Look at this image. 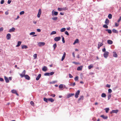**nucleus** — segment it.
I'll return each mask as SVG.
<instances>
[{"mask_svg": "<svg viewBox=\"0 0 121 121\" xmlns=\"http://www.w3.org/2000/svg\"><path fill=\"white\" fill-rule=\"evenodd\" d=\"M67 9V8L66 7H64L62 8H58L57 10L59 11H65Z\"/></svg>", "mask_w": 121, "mask_h": 121, "instance_id": "nucleus-1", "label": "nucleus"}, {"mask_svg": "<svg viewBox=\"0 0 121 121\" xmlns=\"http://www.w3.org/2000/svg\"><path fill=\"white\" fill-rule=\"evenodd\" d=\"M26 73V71L25 70H24L23 72L22 73H20L19 74V75H20L21 77L22 78H23L24 77V76L25 75V74Z\"/></svg>", "mask_w": 121, "mask_h": 121, "instance_id": "nucleus-2", "label": "nucleus"}, {"mask_svg": "<svg viewBox=\"0 0 121 121\" xmlns=\"http://www.w3.org/2000/svg\"><path fill=\"white\" fill-rule=\"evenodd\" d=\"M45 44L44 42H40L38 44V45L39 47L44 46Z\"/></svg>", "mask_w": 121, "mask_h": 121, "instance_id": "nucleus-3", "label": "nucleus"}, {"mask_svg": "<svg viewBox=\"0 0 121 121\" xmlns=\"http://www.w3.org/2000/svg\"><path fill=\"white\" fill-rule=\"evenodd\" d=\"M58 14V12H57L55 11L54 10H53L52 12V16H57Z\"/></svg>", "mask_w": 121, "mask_h": 121, "instance_id": "nucleus-4", "label": "nucleus"}, {"mask_svg": "<svg viewBox=\"0 0 121 121\" xmlns=\"http://www.w3.org/2000/svg\"><path fill=\"white\" fill-rule=\"evenodd\" d=\"M80 92L79 90H78L76 93L75 97L76 98H77L78 97V95H79Z\"/></svg>", "mask_w": 121, "mask_h": 121, "instance_id": "nucleus-5", "label": "nucleus"}, {"mask_svg": "<svg viewBox=\"0 0 121 121\" xmlns=\"http://www.w3.org/2000/svg\"><path fill=\"white\" fill-rule=\"evenodd\" d=\"M108 54L109 53L108 52H106L104 53V56L105 58H106L108 56Z\"/></svg>", "mask_w": 121, "mask_h": 121, "instance_id": "nucleus-6", "label": "nucleus"}, {"mask_svg": "<svg viewBox=\"0 0 121 121\" xmlns=\"http://www.w3.org/2000/svg\"><path fill=\"white\" fill-rule=\"evenodd\" d=\"M61 39V37H56L54 38V40L55 41H57L60 40Z\"/></svg>", "mask_w": 121, "mask_h": 121, "instance_id": "nucleus-7", "label": "nucleus"}, {"mask_svg": "<svg viewBox=\"0 0 121 121\" xmlns=\"http://www.w3.org/2000/svg\"><path fill=\"white\" fill-rule=\"evenodd\" d=\"M41 13V9H39V10L38 13L37 14V17L39 18L40 17V15Z\"/></svg>", "mask_w": 121, "mask_h": 121, "instance_id": "nucleus-8", "label": "nucleus"}, {"mask_svg": "<svg viewBox=\"0 0 121 121\" xmlns=\"http://www.w3.org/2000/svg\"><path fill=\"white\" fill-rule=\"evenodd\" d=\"M11 92L12 93L15 94L17 96L18 95V94L17 93V91L16 90H12Z\"/></svg>", "mask_w": 121, "mask_h": 121, "instance_id": "nucleus-9", "label": "nucleus"}, {"mask_svg": "<svg viewBox=\"0 0 121 121\" xmlns=\"http://www.w3.org/2000/svg\"><path fill=\"white\" fill-rule=\"evenodd\" d=\"M118 112V110H112L110 112V113L111 114H112L114 113H117Z\"/></svg>", "mask_w": 121, "mask_h": 121, "instance_id": "nucleus-10", "label": "nucleus"}, {"mask_svg": "<svg viewBox=\"0 0 121 121\" xmlns=\"http://www.w3.org/2000/svg\"><path fill=\"white\" fill-rule=\"evenodd\" d=\"M24 77H25V78L26 79L30 80V77L28 75H25Z\"/></svg>", "mask_w": 121, "mask_h": 121, "instance_id": "nucleus-11", "label": "nucleus"}, {"mask_svg": "<svg viewBox=\"0 0 121 121\" xmlns=\"http://www.w3.org/2000/svg\"><path fill=\"white\" fill-rule=\"evenodd\" d=\"M74 93H70L68 94L67 96V98H69L72 96L74 95Z\"/></svg>", "mask_w": 121, "mask_h": 121, "instance_id": "nucleus-12", "label": "nucleus"}, {"mask_svg": "<svg viewBox=\"0 0 121 121\" xmlns=\"http://www.w3.org/2000/svg\"><path fill=\"white\" fill-rule=\"evenodd\" d=\"M65 56L66 53L65 52H64L63 55V56L61 58V60L62 61H63L64 60L65 57Z\"/></svg>", "mask_w": 121, "mask_h": 121, "instance_id": "nucleus-13", "label": "nucleus"}, {"mask_svg": "<svg viewBox=\"0 0 121 121\" xmlns=\"http://www.w3.org/2000/svg\"><path fill=\"white\" fill-rule=\"evenodd\" d=\"M47 70V68L46 66H43L42 69V70L44 71H46Z\"/></svg>", "mask_w": 121, "mask_h": 121, "instance_id": "nucleus-14", "label": "nucleus"}, {"mask_svg": "<svg viewBox=\"0 0 121 121\" xmlns=\"http://www.w3.org/2000/svg\"><path fill=\"white\" fill-rule=\"evenodd\" d=\"M41 74H39L36 78V80L37 81L41 77Z\"/></svg>", "mask_w": 121, "mask_h": 121, "instance_id": "nucleus-15", "label": "nucleus"}, {"mask_svg": "<svg viewBox=\"0 0 121 121\" xmlns=\"http://www.w3.org/2000/svg\"><path fill=\"white\" fill-rule=\"evenodd\" d=\"M15 29L14 27H12L11 29H10L9 31V32H12L14 31Z\"/></svg>", "mask_w": 121, "mask_h": 121, "instance_id": "nucleus-16", "label": "nucleus"}, {"mask_svg": "<svg viewBox=\"0 0 121 121\" xmlns=\"http://www.w3.org/2000/svg\"><path fill=\"white\" fill-rule=\"evenodd\" d=\"M100 117L102 118L103 119H107L108 118V117L107 116H104L103 115H102L100 116Z\"/></svg>", "mask_w": 121, "mask_h": 121, "instance_id": "nucleus-17", "label": "nucleus"}, {"mask_svg": "<svg viewBox=\"0 0 121 121\" xmlns=\"http://www.w3.org/2000/svg\"><path fill=\"white\" fill-rule=\"evenodd\" d=\"M107 43L109 44H111L113 42L111 40H107Z\"/></svg>", "mask_w": 121, "mask_h": 121, "instance_id": "nucleus-18", "label": "nucleus"}, {"mask_svg": "<svg viewBox=\"0 0 121 121\" xmlns=\"http://www.w3.org/2000/svg\"><path fill=\"white\" fill-rule=\"evenodd\" d=\"M82 68V66H81L78 67L77 69V70L78 71L81 70Z\"/></svg>", "mask_w": 121, "mask_h": 121, "instance_id": "nucleus-19", "label": "nucleus"}, {"mask_svg": "<svg viewBox=\"0 0 121 121\" xmlns=\"http://www.w3.org/2000/svg\"><path fill=\"white\" fill-rule=\"evenodd\" d=\"M109 22V21L108 18H107L105 20V23L107 25H108Z\"/></svg>", "mask_w": 121, "mask_h": 121, "instance_id": "nucleus-20", "label": "nucleus"}, {"mask_svg": "<svg viewBox=\"0 0 121 121\" xmlns=\"http://www.w3.org/2000/svg\"><path fill=\"white\" fill-rule=\"evenodd\" d=\"M28 47L26 45H23L22 46V49H26Z\"/></svg>", "mask_w": 121, "mask_h": 121, "instance_id": "nucleus-21", "label": "nucleus"}, {"mask_svg": "<svg viewBox=\"0 0 121 121\" xmlns=\"http://www.w3.org/2000/svg\"><path fill=\"white\" fill-rule=\"evenodd\" d=\"M105 30L106 31H108V33L109 34H111L112 33V31L110 29H106Z\"/></svg>", "mask_w": 121, "mask_h": 121, "instance_id": "nucleus-22", "label": "nucleus"}, {"mask_svg": "<svg viewBox=\"0 0 121 121\" xmlns=\"http://www.w3.org/2000/svg\"><path fill=\"white\" fill-rule=\"evenodd\" d=\"M103 45V44L101 43H99L98 44V48H99L101 46H102Z\"/></svg>", "mask_w": 121, "mask_h": 121, "instance_id": "nucleus-23", "label": "nucleus"}, {"mask_svg": "<svg viewBox=\"0 0 121 121\" xmlns=\"http://www.w3.org/2000/svg\"><path fill=\"white\" fill-rule=\"evenodd\" d=\"M113 56L115 57H117L118 56L116 52H113Z\"/></svg>", "mask_w": 121, "mask_h": 121, "instance_id": "nucleus-24", "label": "nucleus"}, {"mask_svg": "<svg viewBox=\"0 0 121 121\" xmlns=\"http://www.w3.org/2000/svg\"><path fill=\"white\" fill-rule=\"evenodd\" d=\"M22 43V42L20 41H18V42L17 43V45L16 46V47H18L19 46H20V45L21 44V43Z\"/></svg>", "mask_w": 121, "mask_h": 121, "instance_id": "nucleus-25", "label": "nucleus"}, {"mask_svg": "<svg viewBox=\"0 0 121 121\" xmlns=\"http://www.w3.org/2000/svg\"><path fill=\"white\" fill-rule=\"evenodd\" d=\"M48 101L51 102H53L54 101V100L52 98H48Z\"/></svg>", "mask_w": 121, "mask_h": 121, "instance_id": "nucleus-26", "label": "nucleus"}, {"mask_svg": "<svg viewBox=\"0 0 121 121\" xmlns=\"http://www.w3.org/2000/svg\"><path fill=\"white\" fill-rule=\"evenodd\" d=\"M79 40L78 39H76L75 40L73 43V45H75L76 43H78V42Z\"/></svg>", "mask_w": 121, "mask_h": 121, "instance_id": "nucleus-27", "label": "nucleus"}, {"mask_svg": "<svg viewBox=\"0 0 121 121\" xmlns=\"http://www.w3.org/2000/svg\"><path fill=\"white\" fill-rule=\"evenodd\" d=\"M64 85L62 84H60L59 86V88H64Z\"/></svg>", "mask_w": 121, "mask_h": 121, "instance_id": "nucleus-28", "label": "nucleus"}, {"mask_svg": "<svg viewBox=\"0 0 121 121\" xmlns=\"http://www.w3.org/2000/svg\"><path fill=\"white\" fill-rule=\"evenodd\" d=\"M44 100L46 103H48V98H43Z\"/></svg>", "mask_w": 121, "mask_h": 121, "instance_id": "nucleus-29", "label": "nucleus"}, {"mask_svg": "<svg viewBox=\"0 0 121 121\" xmlns=\"http://www.w3.org/2000/svg\"><path fill=\"white\" fill-rule=\"evenodd\" d=\"M112 31L114 33H118V31L117 30H116L114 29H113V30H112Z\"/></svg>", "mask_w": 121, "mask_h": 121, "instance_id": "nucleus-30", "label": "nucleus"}, {"mask_svg": "<svg viewBox=\"0 0 121 121\" xmlns=\"http://www.w3.org/2000/svg\"><path fill=\"white\" fill-rule=\"evenodd\" d=\"M101 96L102 97H105L106 96V95L104 93H103L102 94Z\"/></svg>", "mask_w": 121, "mask_h": 121, "instance_id": "nucleus-31", "label": "nucleus"}, {"mask_svg": "<svg viewBox=\"0 0 121 121\" xmlns=\"http://www.w3.org/2000/svg\"><path fill=\"white\" fill-rule=\"evenodd\" d=\"M84 97L83 96L81 95L80 96V97L78 99V100L80 101L81 100H82L83 99Z\"/></svg>", "mask_w": 121, "mask_h": 121, "instance_id": "nucleus-32", "label": "nucleus"}, {"mask_svg": "<svg viewBox=\"0 0 121 121\" xmlns=\"http://www.w3.org/2000/svg\"><path fill=\"white\" fill-rule=\"evenodd\" d=\"M108 17L109 19H111L112 17V15L111 14H109L108 15Z\"/></svg>", "mask_w": 121, "mask_h": 121, "instance_id": "nucleus-33", "label": "nucleus"}, {"mask_svg": "<svg viewBox=\"0 0 121 121\" xmlns=\"http://www.w3.org/2000/svg\"><path fill=\"white\" fill-rule=\"evenodd\" d=\"M65 28H62L60 30V31L61 32H64L65 30Z\"/></svg>", "mask_w": 121, "mask_h": 121, "instance_id": "nucleus-34", "label": "nucleus"}, {"mask_svg": "<svg viewBox=\"0 0 121 121\" xmlns=\"http://www.w3.org/2000/svg\"><path fill=\"white\" fill-rule=\"evenodd\" d=\"M58 19V17H53L52 18V19L53 21H56Z\"/></svg>", "mask_w": 121, "mask_h": 121, "instance_id": "nucleus-35", "label": "nucleus"}, {"mask_svg": "<svg viewBox=\"0 0 121 121\" xmlns=\"http://www.w3.org/2000/svg\"><path fill=\"white\" fill-rule=\"evenodd\" d=\"M93 67V65H90L88 67V68L89 69H90Z\"/></svg>", "mask_w": 121, "mask_h": 121, "instance_id": "nucleus-36", "label": "nucleus"}, {"mask_svg": "<svg viewBox=\"0 0 121 121\" xmlns=\"http://www.w3.org/2000/svg\"><path fill=\"white\" fill-rule=\"evenodd\" d=\"M57 45L56 43H55L53 45V47L54 48V50L55 49Z\"/></svg>", "mask_w": 121, "mask_h": 121, "instance_id": "nucleus-37", "label": "nucleus"}, {"mask_svg": "<svg viewBox=\"0 0 121 121\" xmlns=\"http://www.w3.org/2000/svg\"><path fill=\"white\" fill-rule=\"evenodd\" d=\"M56 31H52L50 34V35H52L56 34Z\"/></svg>", "mask_w": 121, "mask_h": 121, "instance_id": "nucleus-38", "label": "nucleus"}, {"mask_svg": "<svg viewBox=\"0 0 121 121\" xmlns=\"http://www.w3.org/2000/svg\"><path fill=\"white\" fill-rule=\"evenodd\" d=\"M44 75L45 76H49L50 75V73H46L44 74Z\"/></svg>", "mask_w": 121, "mask_h": 121, "instance_id": "nucleus-39", "label": "nucleus"}, {"mask_svg": "<svg viewBox=\"0 0 121 121\" xmlns=\"http://www.w3.org/2000/svg\"><path fill=\"white\" fill-rule=\"evenodd\" d=\"M108 100H109L110 98L111 97V94H108Z\"/></svg>", "mask_w": 121, "mask_h": 121, "instance_id": "nucleus-40", "label": "nucleus"}, {"mask_svg": "<svg viewBox=\"0 0 121 121\" xmlns=\"http://www.w3.org/2000/svg\"><path fill=\"white\" fill-rule=\"evenodd\" d=\"M106 110V113L108 112L109 109L108 108H106L104 109Z\"/></svg>", "mask_w": 121, "mask_h": 121, "instance_id": "nucleus-41", "label": "nucleus"}, {"mask_svg": "<svg viewBox=\"0 0 121 121\" xmlns=\"http://www.w3.org/2000/svg\"><path fill=\"white\" fill-rule=\"evenodd\" d=\"M61 37L62 39V42L63 43H65L64 38L62 36H61Z\"/></svg>", "mask_w": 121, "mask_h": 121, "instance_id": "nucleus-42", "label": "nucleus"}, {"mask_svg": "<svg viewBox=\"0 0 121 121\" xmlns=\"http://www.w3.org/2000/svg\"><path fill=\"white\" fill-rule=\"evenodd\" d=\"M4 78L6 83H8V78L6 76L4 77Z\"/></svg>", "mask_w": 121, "mask_h": 121, "instance_id": "nucleus-43", "label": "nucleus"}, {"mask_svg": "<svg viewBox=\"0 0 121 121\" xmlns=\"http://www.w3.org/2000/svg\"><path fill=\"white\" fill-rule=\"evenodd\" d=\"M107 25L106 24L104 25L103 26V27L106 28H108V26H107Z\"/></svg>", "mask_w": 121, "mask_h": 121, "instance_id": "nucleus-44", "label": "nucleus"}, {"mask_svg": "<svg viewBox=\"0 0 121 121\" xmlns=\"http://www.w3.org/2000/svg\"><path fill=\"white\" fill-rule=\"evenodd\" d=\"M11 37V35L9 34L8 33V40H9L10 39Z\"/></svg>", "mask_w": 121, "mask_h": 121, "instance_id": "nucleus-45", "label": "nucleus"}, {"mask_svg": "<svg viewBox=\"0 0 121 121\" xmlns=\"http://www.w3.org/2000/svg\"><path fill=\"white\" fill-rule=\"evenodd\" d=\"M12 77H9V78H8V83L9 82V80H11L12 79Z\"/></svg>", "mask_w": 121, "mask_h": 121, "instance_id": "nucleus-46", "label": "nucleus"}, {"mask_svg": "<svg viewBox=\"0 0 121 121\" xmlns=\"http://www.w3.org/2000/svg\"><path fill=\"white\" fill-rule=\"evenodd\" d=\"M112 92V90L110 89H108V93H111Z\"/></svg>", "mask_w": 121, "mask_h": 121, "instance_id": "nucleus-47", "label": "nucleus"}, {"mask_svg": "<svg viewBox=\"0 0 121 121\" xmlns=\"http://www.w3.org/2000/svg\"><path fill=\"white\" fill-rule=\"evenodd\" d=\"M35 34V32H31L30 33V35H34Z\"/></svg>", "mask_w": 121, "mask_h": 121, "instance_id": "nucleus-48", "label": "nucleus"}, {"mask_svg": "<svg viewBox=\"0 0 121 121\" xmlns=\"http://www.w3.org/2000/svg\"><path fill=\"white\" fill-rule=\"evenodd\" d=\"M78 76H77L75 78H74V80L75 81H77L78 80Z\"/></svg>", "mask_w": 121, "mask_h": 121, "instance_id": "nucleus-49", "label": "nucleus"}, {"mask_svg": "<svg viewBox=\"0 0 121 121\" xmlns=\"http://www.w3.org/2000/svg\"><path fill=\"white\" fill-rule=\"evenodd\" d=\"M33 57H35V59L37 57V55L36 54H35L33 55Z\"/></svg>", "mask_w": 121, "mask_h": 121, "instance_id": "nucleus-50", "label": "nucleus"}, {"mask_svg": "<svg viewBox=\"0 0 121 121\" xmlns=\"http://www.w3.org/2000/svg\"><path fill=\"white\" fill-rule=\"evenodd\" d=\"M24 11H22L20 12V15H22V14H24Z\"/></svg>", "mask_w": 121, "mask_h": 121, "instance_id": "nucleus-51", "label": "nucleus"}, {"mask_svg": "<svg viewBox=\"0 0 121 121\" xmlns=\"http://www.w3.org/2000/svg\"><path fill=\"white\" fill-rule=\"evenodd\" d=\"M65 34L66 35H69V33H68V32L67 31H65Z\"/></svg>", "mask_w": 121, "mask_h": 121, "instance_id": "nucleus-52", "label": "nucleus"}, {"mask_svg": "<svg viewBox=\"0 0 121 121\" xmlns=\"http://www.w3.org/2000/svg\"><path fill=\"white\" fill-rule=\"evenodd\" d=\"M4 0H1L0 2V4H4Z\"/></svg>", "mask_w": 121, "mask_h": 121, "instance_id": "nucleus-53", "label": "nucleus"}, {"mask_svg": "<svg viewBox=\"0 0 121 121\" xmlns=\"http://www.w3.org/2000/svg\"><path fill=\"white\" fill-rule=\"evenodd\" d=\"M50 73V75H52L54 73V72H51Z\"/></svg>", "mask_w": 121, "mask_h": 121, "instance_id": "nucleus-54", "label": "nucleus"}, {"mask_svg": "<svg viewBox=\"0 0 121 121\" xmlns=\"http://www.w3.org/2000/svg\"><path fill=\"white\" fill-rule=\"evenodd\" d=\"M69 77L70 78H73V76H72V75L70 74V73L69 74Z\"/></svg>", "mask_w": 121, "mask_h": 121, "instance_id": "nucleus-55", "label": "nucleus"}, {"mask_svg": "<svg viewBox=\"0 0 121 121\" xmlns=\"http://www.w3.org/2000/svg\"><path fill=\"white\" fill-rule=\"evenodd\" d=\"M111 85H110L107 84L106 85V86L108 88H110V87Z\"/></svg>", "mask_w": 121, "mask_h": 121, "instance_id": "nucleus-56", "label": "nucleus"}, {"mask_svg": "<svg viewBox=\"0 0 121 121\" xmlns=\"http://www.w3.org/2000/svg\"><path fill=\"white\" fill-rule=\"evenodd\" d=\"M121 17H120L119 18L117 22H119L121 21Z\"/></svg>", "mask_w": 121, "mask_h": 121, "instance_id": "nucleus-57", "label": "nucleus"}, {"mask_svg": "<svg viewBox=\"0 0 121 121\" xmlns=\"http://www.w3.org/2000/svg\"><path fill=\"white\" fill-rule=\"evenodd\" d=\"M0 81L1 82L3 81H4V79L3 78H0Z\"/></svg>", "mask_w": 121, "mask_h": 121, "instance_id": "nucleus-58", "label": "nucleus"}, {"mask_svg": "<svg viewBox=\"0 0 121 121\" xmlns=\"http://www.w3.org/2000/svg\"><path fill=\"white\" fill-rule=\"evenodd\" d=\"M37 31L38 32H40L41 31V30L40 29H37Z\"/></svg>", "mask_w": 121, "mask_h": 121, "instance_id": "nucleus-59", "label": "nucleus"}, {"mask_svg": "<svg viewBox=\"0 0 121 121\" xmlns=\"http://www.w3.org/2000/svg\"><path fill=\"white\" fill-rule=\"evenodd\" d=\"M102 51L103 52H105L106 51V49L105 48H104L103 49H102Z\"/></svg>", "mask_w": 121, "mask_h": 121, "instance_id": "nucleus-60", "label": "nucleus"}, {"mask_svg": "<svg viewBox=\"0 0 121 121\" xmlns=\"http://www.w3.org/2000/svg\"><path fill=\"white\" fill-rule=\"evenodd\" d=\"M51 96L53 97H54L55 96V95L54 94H52L51 95Z\"/></svg>", "mask_w": 121, "mask_h": 121, "instance_id": "nucleus-61", "label": "nucleus"}, {"mask_svg": "<svg viewBox=\"0 0 121 121\" xmlns=\"http://www.w3.org/2000/svg\"><path fill=\"white\" fill-rule=\"evenodd\" d=\"M3 30V28L2 27L0 28V32L1 31H2Z\"/></svg>", "mask_w": 121, "mask_h": 121, "instance_id": "nucleus-62", "label": "nucleus"}, {"mask_svg": "<svg viewBox=\"0 0 121 121\" xmlns=\"http://www.w3.org/2000/svg\"><path fill=\"white\" fill-rule=\"evenodd\" d=\"M119 25V24L117 23H116L115 24V26L116 27H117Z\"/></svg>", "mask_w": 121, "mask_h": 121, "instance_id": "nucleus-63", "label": "nucleus"}, {"mask_svg": "<svg viewBox=\"0 0 121 121\" xmlns=\"http://www.w3.org/2000/svg\"><path fill=\"white\" fill-rule=\"evenodd\" d=\"M30 104H31L32 105H33V104H34V103L32 101H31L30 102Z\"/></svg>", "mask_w": 121, "mask_h": 121, "instance_id": "nucleus-64", "label": "nucleus"}]
</instances>
